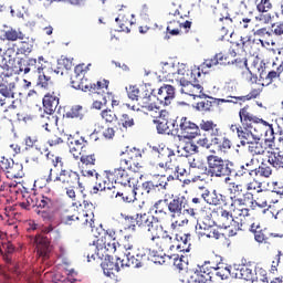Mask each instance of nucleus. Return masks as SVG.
Instances as JSON below:
<instances>
[{"instance_id":"f257e3e1","label":"nucleus","mask_w":283,"mask_h":283,"mask_svg":"<svg viewBox=\"0 0 283 283\" xmlns=\"http://www.w3.org/2000/svg\"><path fill=\"white\" fill-rule=\"evenodd\" d=\"M165 77L172 78L181 86V94H191L193 90H200V84H193L196 81L193 71L187 69L185 64L164 63L161 66Z\"/></svg>"},{"instance_id":"f03ea898","label":"nucleus","mask_w":283,"mask_h":283,"mask_svg":"<svg viewBox=\"0 0 283 283\" xmlns=\"http://www.w3.org/2000/svg\"><path fill=\"white\" fill-rule=\"evenodd\" d=\"M240 120L243 125H247L249 130H252L255 139L262 140L264 132H266V125H269L264 119L253 116L249 113V107H243L239 112Z\"/></svg>"},{"instance_id":"aec40b11","label":"nucleus","mask_w":283,"mask_h":283,"mask_svg":"<svg viewBox=\"0 0 283 283\" xmlns=\"http://www.w3.org/2000/svg\"><path fill=\"white\" fill-rule=\"evenodd\" d=\"M43 107L46 114H54L59 107V97L56 95H45L43 98Z\"/></svg>"},{"instance_id":"a19ab883","label":"nucleus","mask_w":283,"mask_h":283,"mask_svg":"<svg viewBox=\"0 0 283 283\" xmlns=\"http://www.w3.org/2000/svg\"><path fill=\"white\" fill-rule=\"evenodd\" d=\"M102 118H104L106 123H114V120H116V114H114L112 111H103Z\"/></svg>"},{"instance_id":"c9c22d12","label":"nucleus","mask_w":283,"mask_h":283,"mask_svg":"<svg viewBox=\"0 0 283 283\" xmlns=\"http://www.w3.org/2000/svg\"><path fill=\"white\" fill-rule=\"evenodd\" d=\"M153 151L158 154V158H165V156L169 158V156H171V150H169V148H164L160 146H153Z\"/></svg>"},{"instance_id":"338daca9","label":"nucleus","mask_w":283,"mask_h":283,"mask_svg":"<svg viewBox=\"0 0 283 283\" xmlns=\"http://www.w3.org/2000/svg\"><path fill=\"white\" fill-rule=\"evenodd\" d=\"M69 145L74 147H82L81 142L78 139H69Z\"/></svg>"},{"instance_id":"2f4dec72","label":"nucleus","mask_w":283,"mask_h":283,"mask_svg":"<svg viewBox=\"0 0 283 283\" xmlns=\"http://www.w3.org/2000/svg\"><path fill=\"white\" fill-rule=\"evenodd\" d=\"M282 153H274L272 157H269L268 163L275 167V169H281L283 168V161H282Z\"/></svg>"},{"instance_id":"603ef678","label":"nucleus","mask_w":283,"mask_h":283,"mask_svg":"<svg viewBox=\"0 0 283 283\" xmlns=\"http://www.w3.org/2000/svg\"><path fill=\"white\" fill-rule=\"evenodd\" d=\"M200 127H201V129H203V132H209V130L213 129V122L202 120L200 123Z\"/></svg>"},{"instance_id":"39448f33","label":"nucleus","mask_w":283,"mask_h":283,"mask_svg":"<svg viewBox=\"0 0 283 283\" xmlns=\"http://www.w3.org/2000/svg\"><path fill=\"white\" fill-rule=\"evenodd\" d=\"M172 134H181L184 138H196L200 132V127L196 123L189 120L187 117H182L179 124L172 123Z\"/></svg>"},{"instance_id":"9b49d317","label":"nucleus","mask_w":283,"mask_h":283,"mask_svg":"<svg viewBox=\"0 0 283 283\" xmlns=\"http://www.w3.org/2000/svg\"><path fill=\"white\" fill-rule=\"evenodd\" d=\"M197 92H202V86L200 85V88H195L191 94H188L189 96H193V98H199L200 101L197 102L196 108L198 112H209L211 109L212 102L209 101V98L212 99V97H207L205 94L197 95Z\"/></svg>"},{"instance_id":"2eb2a0df","label":"nucleus","mask_w":283,"mask_h":283,"mask_svg":"<svg viewBox=\"0 0 283 283\" xmlns=\"http://www.w3.org/2000/svg\"><path fill=\"white\" fill-rule=\"evenodd\" d=\"M10 75H3L2 81L0 82V94L4 98H10L14 96V82H11Z\"/></svg>"},{"instance_id":"7ed1b4c3","label":"nucleus","mask_w":283,"mask_h":283,"mask_svg":"<svg viewBox=\"0 0 283 283\" xmlns=\"http://www.w3.org/2000/svg\"><path fill=\"white\" fill-rule=\"evenodd\" d=\"M134 245L127 244L124 245L126 253L125 259L120 260V268L124 269V266H134V269H142V266H145L147 262H149V249L145 248H138L134 253L127 252L132 251Z\"/></svg>"},{"instance_id":"f3484780","label":"nucleus","mask_w":283,"mask_h":283,"mask_svg":"<svg viewBox=\"0 0 283 283\" xmlns=\"http://www.w3.org/2000/svg\"><path fill=\"white\" fill-rule=\"evenodd\" d=\"M235 277L239 280H245L247 282L254 283L255 282V274H253V270L247 268V265H235Z\"/></svg>"},{"instance_id":"79ce46f5","label":"nucleus","mask_w":283,"mask_h":283,"mask_svg":"<svg viewBox=\"0 0 283 283\" xmlns=\"http://www.w3.org/2000/svg\"><path fill=\"white\" fill-rule=\"evenodd\" d=\"M127 94H128V98H130V101H138V88H136V86H129V88H127Z\"/></svg>"},{"instance_id":"ddd939ff","label":"nucleus","mask_w":283,"mask_h":283,"mask_svg":"<svg viewBox=\"0 0 283 283\" xmlns=\"http://www.w3.org/2000/svg\"><path fill=\"white\" fill-rule=\"evenodd\" d=\"M114 258L107 255L104 260V262L101 264L103 271H104V275H107L108 277H111L112 275H114V271L116 273H118V271H120V258H117V262L114 263Z\"/></svg>"},{"instance_id":"de8ad7c7","label":"nucleus","mask_w":283,"mask_h":283,"mask_svg":"<svg viewBox=\"0 0 283 283\" xmlns=\"http://www.w3.org/2000/svg\"><path fill=\"white\" fill-rule=\"evenodd\" d=\"M19 52H20L21 54L28 55V54H30V52H32V45L29 44V43L22 42V45H21V48L19 49Z\"/></svg>"},{"instance_id":"4468645a","label":"nucleus","mask_w":283,"mask_h":283,"mask_svg":"<svg viewBox=\"0 0 283 283\" xmlns=\"http://www.w3.org/2000/svg\"><path fill=\"white\" fill-rule=\"evenodd\" d=\"M137 226L143 227V229H146L150 233H154V231L158 229V220L151 216L143 214L137 218Z\"/></svg>"},{"instance_id":"49530a36","label":"nucleus","mask_w":283,"mask_h":283,"mask_svg":"<svg viewBox=\"0 0 283 283\" xmlns=\"http://www.w3.org/2000/svg\"><path fill=\"white\" fill-rule=\"evenodd\" d=\"M230 273L231 272L227 268H224L222 270H216V275H217V277H220V280H227V277H229Z\"/></svg>"},{"instance_id":"4be33fe9","label":"nucleus","mask_w":283,"mask_h":283,"mask_svg":"<svg viewBox=\"0 0 283 283\" xmlns=\"http://www.w3.org/2000/svg\"><path fill=\"white\" fill-rule=\"evenodd\" d=\"M239 138H240V145L244 147V145H248V147H251L252 144L260 139H255V135L253 134V130H249V128H245L244 130L239 132Z\"/></svg>"},{"instance_id":"3c124183","label":"nucleus","mask_w":283,"mask_h":283,"mask_svg":"<svg viewBox=\"0 0 283 283\" xmlns=\"http://www.w3.org/2000/svg\"><path fill=\"white\" fill-rule=\"evenodd\" d=\"M95 160L96 159L92 155L81 157V163H83V165H94Z\"/></svg>"},{"instance_id":"ea45409f","label":"nucleus","mask_w":283,"mask_h":283,"mask_svg":"<svg viewBox=\"0 0 283 283\" xmlns=\"http://www.w3.org/2000/svg\"><path fill=\"white\" fill-rule=\"evenodd\" d=\"M57 65L59 67H65L66 70H72V60L62 56L61 59L57 60Z\"/></svg>"},{"instance_id":"0e129e2a","label":"nucleus","mask_w":283,"mask_h":283,"mask_svg":"<svg viewBox=\"0 0 283 283\" xmlns=\"http://www.w3.org/2000/svg\"><path fill=\"white\" fill-rule=\"evenodd\" d=\"M39 207H41V209H45V208L50 207V199H48V198L42 199L39 203Z\"/></svg>"},{"instance_id":"a878e982","label":"nucleus","mask_w":283,"mask_h":283,"mask_svg":"<svg viewBox=\"0 0 283 283\" xmlns=\"http://www.w3.org/2000/svg\"><path fill=\"white\" fill-rule=\"evenodd\" d=\"M202 198L208 205L218 206L220 205V200H222V195H217L216 191L210 192L209 190H206L202 193Z\"/></svg>"},{"instance_id":"774afa93","label":"nucleus","mask_w":283,"mask_h":283,"mask_svg":"<svg viewBox=\"0 0 283 283\" xmlns=\"http://www.w3.org/2000/svg\"><path fill=\"white\" fill-rule=\"evenodd\" d=\"M266 78H268L269 81H273V78H277V72L271 71V72L268 74Z\"/></svg>"},{"instance_id":"09e8293b","label":"nucleus","mask_w":283,"mask_h":283,"mask_svg":"<svg viewBox=\"0 0 283 283\" xmlns=\"http://www.w3.org/2000/svg\"><path fill=\"white\" fill-rule=\"evenodd\" d=\"M14 165V160L6 159V157H2V160L0 161V167L2 169H10Z\"/></svg>"},{"instance_id":"c756f323","label":"nucleus","mask_w":283,"mask_h":283,"mask_svg":"<svg viewBox=\"0 0 283 283\" xmlns=\"http://www.w3.org/2000/svg\"><path fill=\"white\" fill-rule=\"evenodd\" d=\"M154 123L157 124L158 134H171V132H174L169 128V124L167 122V118H164L163 120L155 119Z\"/></svg>"},{"instance_id":"7c9ffc66","label":"nucleus","mask_w":283,"mask_h":283,"mask_svg":"<svg viewBox=\"0 0 283 283\" xmlns=\"http://www.w3.org/2000/svg\"><path fill=\"white\" fill-rule=\"evenodd\" d=\"M223 94H226V96H233L238 94V83L234 81L227 82L223 86Z\"/></svg>"},{"instance_id":"864d4df0","label":"nucleus","mask_w":283,"mask_h":283,"mask_svg":"<svg viewBox=\"0 0 283 283\" xmlns=\"http://www.w3.org/2000/svg\"><path fill=\"white\" fill-rule=\"evenodd\" d=\"M197 145H199L200 147H206V149H209L211 147V142H209L208 138H202L197 140Z\"/></svg>"},{"instance_id":"72a5a7b5","label":"nucleus","mask_w":283,"mask_h":283,"mask_svg":"<svg viewBox=\"0 0 283 283\" xmlns=\"http://www.w3.org/2000/svg\"><path fill=\"white\" fill-rule=\"evenodd\" d=\"M254 280H255L254 282L269 283V277L266 276V270L262 268H258L255 270Z\"/></svg>"},{"instance_id":"69168bd1","label":"nucleus","mask_w":283,"mask_h":283,"mask_svg":"<svg viewBox=\"0 0 283 283\" xmlns=\"http://www.w3.org/2000/svg\"><path fill=\"white\" fill-rule=\"evenodd\" d=\"M261 174L265 178H269V176H271V168H261Z\"/></svg>"},{"instance_id":"bf43d9fd","label":"nucleus","mask_w":283,"mask_h":283,"mask_svg":"<svg viewBox=\"0 0 283 283\" xmlns=\"http://www.w3.org/2000/svg\"><path fill=\"white\" fill-rule=\"evenodd\" d=\"M103 136L108 138V139H112L114 138V128H106L104 132H103Z\"/></svg>"},{"instance_id":"37998d69","label":"nucleus","mask_w":283,"mask_h":283,"mask_svg":"<svg viewBox=\"0 0 283 283\" xmlns=\"http://www.w3.org/2000/svg\"><path fill=\"white\" fill-rule=\"evenodd\" d=\"M122 125L123 127H134V118L127 114L122 115Z\"/></svg>"},{"instance_id":"cd10ccee","label":"nucleus","mask_w":283,"mask_h":283,"mask_svg":"<svg viewBox=\"0 0 283 283\" xmlns=\"http://www.w3.org/2000/svg\"><path fill=\"white\" fill-rule=\"evenodd\" d=\"M66 116L67 118H77L78 120H83V117L85 116V109L81 105L73 106Z\"/></svg>"},{"instance_id":"393cba45","label":"nucleus","mask_w":283,"mask_h":283,"mask_svg":"<svg viewBox=\"0 0 283 283\" xmlns=\"http://www.w3.org/2000/svg\"><path fill=\"white\" fill-rule=\"evenodd\" d=\"M201 273H207L205 272V268H199L196 272H193L192 275H190L188 282L189 283H208L209 282V273L208 274H201Z\"/></svg>"},{"instance_id":"13d9d810","label":"nucleus","mask_w":283,"mask_h":283,"mask_svg":"<svg viewBox=\"0 0 283 283\" xmlns=\"http://www.w3.org/2000/svg\"><path fill=\"white\" fill-rule=\"evenodd\" d=\"M254 239L259 243L264 242V233H262V231H255L254 232Z\"/></svg>"},{"instance_id":"423d86ee","label":"nucleus","mask_w":283,"mask_h":283,"mask_svg":"<svg viewBox=\"0 0 283 283\" xmlns=\"http://www.w3.org/2000/svg\"><path fill=\"white\" fill-rule=\"evenodd\" d=\"M114 176H115L116 185H122L123 187H129L133 193V196L123 197L124 202H133V200H136L138 188L132 189V177H129V174L127 172V170L123 168H117L114 170Z\"/></svg>"},{"instance_id":"dca6fc26","label":"nucleus","mask_w":283,"mask_h":283,"mask_svg":"<svg viewBox=\"0 0 283 283\" xmlns=\"http://www.w3.org/2000/svg\"><path fill=\"white\" fill-rule=\"evenodd\" d=\"M163 189H167V182L166 181H146L142 185V193H158V191H163Z\"/></svg>"},{"instance_id":"bb28decb","label":"nucleus","mask_w":283,"mask_h":283,"mask_svg":"<svg viewBox=\"0 0 283 283\" xmlns=\"http://www.w3.org/2000/svg\"><path fill=\"white\" fill-rule=\"evenodd\" d=\"M4 36H6L7 41H18V39L23 41V39H25V35L23 34V32H21L20 30L12 29V28H9L4 31Z\"/></svg>"},{"instance_id":"8fccbe9b","label":"nucleus","mask_w":283,"mask_h":283,"mask_svg":"<svg viewBox=\"0 0 283 283\" xmlns=\"http://www.w3.org/2000/svg\"><path fill=\"white\" fill-rule=\"evenodd\" d=\"M184 262H185V256L181 255V258L175 256L174 258V264L177 266V269H179L180 271H182V269H185L184 266Z\"/></svg>"},{"instance_id":"20e7f679","label":"nucleus","mask_w":283,"mask_h":283,"mask_svg":"<svg viewBox=\"0 0 283 283\" xmlns=\"http://www.w3.org/2000/svg\"><path fill=\"white\" fill-rule=\"evenodd\" d=\"M208 163V176H216L217 178H221V176H231L233 174V164L228 160L222 159L219 156L210 155L207 157Z\"/></svg>"},{"instance_id":"1a4fd4ad","label":"nucleus","mask_w":283,"mask_h":283,"mask_svg":"<svg viewBox=\"0 0 283 283\" xmlns=\"http://www.w3.org/2000/svg\"><path fill=\"white\" fill-rule=\"evenodd\" d=\"M19 72H24V74H41L43 72V65H39L36 59H30L28 61L21 60L18 62Z\"/></svg>"},{"instance_id":"0eeeda50","label":"nucleus","mask_w":283,"mask_h":283,"mask_svg":"<svg viewBox=\"0 0 283 283\" xmlns=\"http://www.w3.org/2000/svg\"><path fill=\"white\" fill-rule=\"evenodd\" d=\"M117 244L118 243H116V239H112V234H105L104 237L102 235V238L91 247V250L94 251L95 249V255H97V258H103L105 251L108 253H116Z\"/></svg>"},{"instance_id":"e2e57ef3","label":"nucleus","mask_w":283,"mask_h":283,"mask_svg":"<svg viewBox=\"0 0 283 283\" xmlns=\"http://www.w3.org/2000/svg\"><path fill=\"white\" fill-rule=\"evenodd\" d=\"M221 218L222 220H233V216H231V213H229V211L227 210H223L221 212Z\"/></svg>"},{"instance_id":"e433bc0d","label":"nucleus","mask_w":283,"mask_h":283,"mask_svg":"<svg viewBox=\"0 0 283 283\" xmlns=\"http://www.w3.org/2000/svg\"><path fill=\"white\" fill-rule=\"evenodd\" d=\"M83 86H80L77 90H82V92H96V84H92L87 81V78L82 80Z\"/></svg>"},{"instance_id":"58836bf2","label":"nucleus","mask_w":283,"mask_h":283,"mask_svg":"<svg viewBox=\"0 0 283 283\" xmlns=\"http://www.w3.org/2000/svg\"><path fill=\"white\" fill-rule=\"evenodd\" d=\"M239 98H242V96L232 95V96H228V98H219L218 102L219 103H233L234 105H238L240 103V105H242V102Z\"/></svg>"},{"instance_id":"a18cd8bd","label":"nucleus","mask_w":283,"mask_h":283,"mask_svg":"<svg viewBox=\"0 0 283 283\" xmlns=\"http://www.w3.org/2000/svg\"><path fill=\"white\" fill-rule=\"evenodd\" d=\"M259 95H260V91L254 90V91H252L250 94L244 95V96H242V97H239V99H240L242 103H247V101H251V98H258Z\"/></svg>"},{"instance_id":"f8f14e48","label":"nucleus","mask_w":283,"mask_h":283,"mask_svg":"<svg viewBox=\"0 0 283 283\" xmlns=\"http://www.w3.org/2000/svg\"><path fill=\"white\" fill-rule=\"evenodd\" d=\"M176 98V88L171 85H164L158 91L157 101L164 105H171V101Z\"/></svg>"},{"instance_id":"5fc2aeb1","label":"nucleus","mask_w":283,"mask_h":283,"mask_svg":"<svg viewBox=\"0 0 283 283\" xmlns=\"http://www.w3.org/2000/svg\"><path fill=\"white\" fill-rule=\"evenodd\" d=\"M185 171H186L185 169L177 168L175 175H170L168 179L171 178L172 180L175 179L179 180L180 176H184Z\"/></svg>"},{"instance_id":"c85d7f7f","label":"nucleus","mask_w":283,"mask_h":283,"mask_svg":"<svg viewBox=\"0 0 283 283\" xmlns=\"http://www.w3.org/2000/svg\"><path fill=\"white\" fill-rule=\"evenodd\" d=\"M243 174H249V176H253V174H258L255 168L253 167V159H251L245 165L240 167V170L235 172V176H242Z\"/></svg>"},{"instance_id":"5701e85b","label":"nucleus","mask_w":283,"mask_h":283,"mask_svg":"<svg viewBox=\"0 0 283 283\" xmlns=\"http://www.w3.org/2000/svg\"><path fill=\"white\" fill-rule=\"evenodd\" d=\"M268 145L266 142L256 140L254 144L248 146V150L252 156H262L266 151Z\"/></svg>"},{"instance_id":"412c9836","label":"nucleus","mask_w":283,"mask_h":283,"mask_svg":"<svg viewBox=\"0 0 283 283\" xmlns=\"http://www.w3.org/2000/svg\"><path fill=\"white\" fill-rule=\"evenodd\" d=\"M85 78V71L83 66L77 65L74 70V75L71 77V84L74 90L83 87V80Z\"/></svg>"},{"instance_id":"f704fd0d","label":"nucleus","mask_w":283,"mask_h":283,"mask_svg":"<svg viewBox=\"0 0 283 283\" xmlns=\"http://www.w3.org/2000/svg\"><path fill=\"white\" fill-rule=\"evenodd\" d=\"M224 61V55L222 53H218L213 59L206 62L208 67H213V65H227V63H222Z\"/></svg>"},{"instance_id":"052dcab7","label":"nucleus","mask_w":283,"mask_h":283,"mask_svg":"<svg viewBox=\"0 0 283 283\" xmlns=\"http://www.w3.org/2000/svg\"><path fill=\"white\" fill-rule=\"evenodd\" d=\"M237 214L239 216V218H247V216H249V209L244 208L237 210Z\"/></svg>"},{"instance_id":"6e6552de","label":"nucleus","mask_w":283,"mask_h":283,"mask_svg":"<svg viewBox=\"0 0 283 283\" xmlns=\"http://www.w3.org/2000/svg\"><path fill=\"white\" fill-rule=\"evenodd\" d=\"M153 96L151 94L144 96L142 98L143 101V107L148 108V112H150V116H153V118H159L158 120H163L165 118H167V111L160 109V107L149 103L151 101Z\"/></svg>"},{"instance_id":"a211bd4d","label":"nucleus","mask_w":283,"mask_h":283,"mask_svg":"<svg viewBox=\"0 0 283 283\" xmlns=\"http://www.w3.org/2000/svg\"><path fill=\"white\" fill-rule=\"evenodd\" d=\"M35 244L39 255L44 260L48 259V254L50 253V241L48 240V238L39 234L35 238Z\"/></svg>"},{"instance_id":"4d7b16f0","label":"nucleus","mask_w":283,"mask_h":283,"mask_svg":"<svg viewBox=\"0 0 283 283\" xmlns=\"http://www.w3.org/2000/svg\"><path fill=\"white\" fill-rule=\"evenodd\" d=\"M82 175L87 176L88 178H94V176L98 178L96 170H82Z\"/></svg>"},{"instance_id":"b1692460","label":"nucleus","mask_w":283,"mask_h":283,"mask_svg":"<svg viewBox=\"0 0 283 283\" xmlns=\"http://www.w3.org/2000/svg\"><path fill=\"white\" fill-rule=\"evenodd\" d=\"M178 154L184 157H189L192 154H198V146L191 142L178 146Z\"/></svg>"},{"instance_id":"c03bdc74","label":"nucleus","mask_w":283,"mask_h":283,"mask_svg":"<svg viewBox=\"0 0 283 283\" xmlns=\"http://www.w3.org/2000/svg\"><path fill=\"white\" fill-rule=\"evenodd\" d=\"M70 147V151L73 154V158H75V160H78L81 158V150L83 149V146H72L69 145Z\"/></svg>"},{"instance_id":"9d476101","label":"nucleus","mask_w":283,"mask_h":283,"mask_svg":"<svg viewBox=\"0 0 283 283\" xmlns=\"http://www.w3.org/2000/svg\"><path fill=\"white\" fill-rule=\"evenodd\" d=\"M168 211L172 213V217L182 216L187 209V199L185 197H177L168 203Z\"/></svg>"},{"instance_id":"680f3d73","label":"nucleus","mask_w":283,"mask_h":283,"mask_svg":"<svg viewBox=\"0 0 283 283\" xmlns=\"http://www.w3.org/2000/svg\"><path fill=\"white\" fill-rule=\"evenodd\" d=\"M70 178H72L73 180H75V182H77V185H78L80 188H83L81 181H78V180H81V178L78 177V174H76V172H71V174H70Z\"/></svg>"},{"instance_id":"6e6d98bb","label":"nucleus","mask_w":283,"mask_h":283,"mask_svg":"<svg viewBox=\"0 0 283 283\" xmlns=\"http://www.w3.org/2000/svg\"><path fill=\"white\" fill-rule=\"evenodd\" d=\"M273 32L276 36H282L283 34V22L280 23L279 25H273Z\"/></svg>"},{"instance_id":"6ab92c4d","label":"nucleus","mask_w":283,"mask_h":283,"mask_svg":"<svg viewBox=\"0 0 283 283\" xmlns=\"http://www.w3.org/2000/svg\"><path fill=\"white\" fill-rule=\"evenodd\" d=\"M74 220H80L81 222H83V224H90L91 229H94V213L92 212L91 214L88 213H83L80 216H70L66 217V219L64 220V224H72V221Z\"/></svg>"},{"instance_id":"4c0bfd02","label":"nucleus","mask_w":283,"mask_h":283,"mask_svg":"<svg viewBox=\"0 0 283 283\" xmlns=\"http://www.w3.org/2000/svg\"><path fill=\"white\" fill-rule=\"evenodd\" d=\"M36 85L40 87L48 88L50 85V77H48L45 74H38Z\"/></svg>"},{"instance_id":"473e14b6","label":"nucleus","mask_w":283,"mask_h":283,"mask_svg":"<svg viewBox=\"0 0 283 283\" xmlns=\"http://www.w3.org/2000/svg\"><path fill=\"white\" fill-rule=\"evenodd\" d=\"M199 233L200 235H206V238H214V240H220V232L211 227L207 228V224H203V232Z\"/></svg>"}]
</instances>
